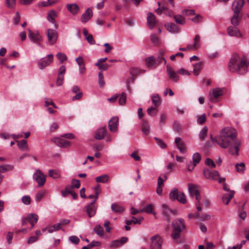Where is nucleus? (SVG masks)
I'll use <instances>...</instances> for the list:
<instances>
[{
	"label": "nucleus",
	"instance_id": "f257e3e1",
	"mask_svg": "<svg viewBox=\"0 0 249 249\" xmlns=\"http://www.w3.org/2000/svg\"><path fill=\"white\" fill-rule=\"evenodd\" d=\"M236 136L237 134L235 129L232 128L226 127L221 130L219 136L213 138L211 135V139L213 142H216L223 148H227L229 146L231 142H233L234 147L230 149V152L232 155H238L240 142L235 140Z\"/></svg>",
	"mask_w": 249,
	"mask_h": 249
},
{
	"label": "nucleus",
	"instance_id": "f03ea898",
	"mask_svg": "<svg viewBox=\"0 0 249 249\" xmlns=\"http://www.w3.org/2000/svg\"><path fill=\"white\" fill-rule=\"evenodd\" d=\"M248 65L245 57L241 58L237 54L232 55L228 64V70L231 72L244 74L247 71Z\"/></svg>",
	"mask_w": 249,
	"mask_h": 249
},
{
	"label": "nucleus",
	"instance_id": "7ed1b4c3",
	"mask_svg": "<svg viewBox=\"0 0 249 249\" xmlns=\"http://www.w3.org/2000/svg\"><path fill=\"white\" fill-rule=\"evenodd\" d=\"M173 231L171 234L172 239L177 240L180 238L181 232L185 229V221L183 218L175 219L172 223Z\"/></svg>",
	"mask_w": 249,
	"mask_h": 249
},
{
	"label": "nucleus",
	"instance_id": "20e7f679",
	"mask_svg": "<svg viewBox=\"0 0 249 249\" xmlns=\"http://www.w3.org/2000/svg\"><path fill=\"white\" fill-rule=\"evenodd\" d=\"M150 249H162L163 239L159 234L152 236L150 239Z\"/></svg>",
	"mask_w": 249,
	"mask_h": 249
},
{
	"label": "nucleus",
	"instance_id": "39448f33",
	"mask_svg": "<svg viewBox=\"0 0 249 249\" xmlns=\"http://www.w3.org/2000/svg\"><path fill=\"white\" fill-rule=\"evenodd\" d=\"M28 36L30 40L40 46V42L42 41L43 38L39 33L38 31L32 32L30 29H28Z\"/></svg>",
	"mask_w": 249,
	"mask_h": 249
},
{
	"label": "nucleus",
	"instance_id": "423d86ee",
	"mask_svg": "<svg viewBox=\"0 0 249 249\" xmlns=\"http://www.w3.org/2000/svg\"><path fill=\"white\" fill-rule=\"evenodd\" d=\"M33 178L37 182L39 187L43 186L46 182V176L39 169L34 173Z\"/></svg>",
	"mask_w": 249,
	"mask_h": 249
},
{
	"label": "nucleus",
	"instance_id": "0eeeda50",
	"mask_svg": "<svg viewBox=\"0 0 249 249\" xmlns=\"http://www.w3.org/2000/svg\"><path fill=\"white\" fill-rule=\"evenodd\" d=\"M188 191L190 196L192 197H195L196 199H198V196H200L198 187L193 183L188 184Z\"/></svg>",
	"mask_w": 249,
	"mask_h": 249
},
{
	"label": "nucleus",
	"instance_id": "6e6552de",
	"mask_svg": "<svg viewBox=\"0 0 249 249\" xmlns=\"http://www.w3.org/2000/svg\"><path fill=\"white\" fill-rule=\"evenodd\" d=\"M244 0H234L232 4L231 9L234 14H240L244 4Z\"/></svg>",
	"mask_w": 249,
	"mask_h": 249
},
{
	"label": "nucleus",
	"instance_id": "1a4fd4ad",
	"mask_svg": "<svg viewBox=\"0 0 249 249\" xmlns=\"http://www.w3.org/2000/svg\"><path fill=\"white\" fill-rule=\"evenodd\" d=\"M203 175L206 178L214 180H217L218 177H220L217 171H211L208 169H205L204 170Z\"/></svg>",
	"mask_w": 249,
	"mask_h": 249
},
{
	"label": "nucleus",
	"instance_id": "9d476101",
	"mask_svg": "<svg viewBox=\"0 0 249 249\" xmlns=\"http://www.w3.org/2000/svg\"><path fill=\"white\" fill-rule=\"evenodd\" d=\"M119 124V118L115 116L111 118L108 122V127L109 130L112 132H116L118 130Z\"/></svg>",
	"mask_w": 249,
	"mask_h": 249
},
{
	"label": "nucleus",
	"instance_id": "9b49d317",
	"mask_svg": "<svg viewBox=\"0 0 249 249\" xmlns=\"http://www.w3.org/2000/svg\"><path fill=\"white\" fill-rule=\"evenodd\" d=\"M47 57V59L45 58H42L38 62V67L40 69L42 70L44 69L46 67L50 65L53 62V55L52 54H48Z\"/></svg>",
	"mask_w": 249,
	"mask_h": 249
},
{
	"label": "nucleus",
	"instance_id": "f8f14e48",
	"mask_svg": "<svg viewBox=\"0 0 249 249\" xmlns=\"http://www.w3.org/2000/svg\"><path fill=\"white\" fill-rule=\"evenodd\" d=\"M47 36L49 42L51 45H53L56 42L57 39V34L55 30L51 29H48Z\"/></svg>",
	"mask_w": 249,
	"mask_h": 249
},
{
	"label": "nucleus",
	"instance_id": "ddd939ff",
	"mask_svg": "<svg viewBox=\"0 0 249 249\" xmlns=\"http://www.w3.org/2000/svg\"><path fill=\"white\" fill-rule=\"evenodd\" d=\"M227 32L228 35L231 36H234L237 38H241L242 37V34L237 27L232 26H229L227 28Z\"/></svg>",
	"mask_w": 249,
	"mask_h": 249
},
{
	"label": "nucleus",
	"instance_id": "4468645a",
	"mask_svg": "<svg viewBox=\"0 0 249 249\" xmlns=\"http://www.w3.org/2000/svg\"><path fill=\"white\" fill-rule=\"evenodd\" d=\"M210 100L212 102H215L216 99L222 95V90L219 88H216L211 90L209 92Z\"/></svg>",
	"mask_w": 249,
	"mask_h": 249
},
{
	"label": "nucleus",
	"instance_id": "2eb2a0df",
	"mask_svg": "<svg viewBox=\"0 0 249 249\" xmlns=\"http://www.w3.org/2000/svg\"><path fill=\"white\" fill-rule=\"evenodd\" d=\"M97 207L95 205V200H93L86 207V212L89 217L93 216L96 212Z\"/></svg>",
	"mask_w": 249,
	"mask_h": 249
},
{
	"label": "nucleus",
	"instance_id": "dca6fc26",
	"mask_svg": "<svg viewBox=\"0 0 249 249\" xmlns=\"http://www.w3.org/2000/svg\"><path fill=\"white\" fill-rule=\"evenodd\" d=\"M107 133V129L106 126H103L98 128L95 133L94 138L98 140L104 138Z\"/></svg>",
	"mask_w": 249,
	"mask_h": 249
},
{
	"label": "nucleus",
	"instance_id": "f3484780",
	"mask_svg": "<svg viewBox=\"0 0 249 249\" xmlns=\"http://www.w3.org/2000/svg\"><path fill=\"white\" fill-rule=\"evenodd\" d=\"M127 240L128 238L127 237H123L120 240H115L112 241L110 244V247L113 248H118L125 243Z\"/></svg>",
	"mask_w": 249,
	"mask_h": 249
},
{
	"label": "nucleus",
	"instance_id": "a211bd4d",
	"mask_svg": "<svg viewBox=\"0 0 249 249\" xmlns=\"http://www.w3.org/2000/svg\"><path fill=\"white\" fill-rule=\"evenodd\" d=\"M92 10L89 8H88L86 12L81 16V21L83 23L87 22L92 17Z\"/></svg>",
	"mask_w": 249,
	"mask_h": 249
},
{
	"label": "nucleus",
	"instance_id": "6ab92c4d",
	"mask_svg": "<svg viewBox=\"0 0 249 249\" xmlns=\"http://www.w3.org/2000/svg\"><path fill=\"white\" fill-rule=\"evenodd\" d=\"M147 20L148 25L151 29H152L157 23L156 18L152 13H148Z\"/></svg>",
	"mask_w": 249,
	"mask_h": 249
},
{
	"label": "nucleus",
	"instance_id": "aec40b11",
	"mask_svg": "<svg viewBox=\"0 0 249 249\" xmlns=\"http://www.w3.org/2000/svg\"><path fill=\"white\" fill-rule=\"evenodd\" d=\"M181 138L177 137L175 138V143H176L180 152L181 153H184L186 151V148L184 143L182 142H181Z\"/></svg>",
	"mask_w": 249,
	"mask_h": 249
},
{
	"label": "nucleus",
	"instance_id": "412c9836",
	"mask_svg": "<svg viewBox=\"0 0 249 249\" xmlns=\"http://www.w3.org/2000/svg\"><path fill=\"white\" fill-rule=\"evenodd\" d=\"M167 72L169 77L175 82H177L178 80V74L172 69V68L167 65Z\"/></svg>",
	"mask_w": 249,
	"mask_h": 249
},
{
	"label": "nucleus",
	"instance_id": "4be33fe9",
	"mask_svg": "<svg viewBox=\"0 0 249 249\" xmlns=\"http://www.w3.org/2000/svg\"><path fill=\"white\" fill-rule=\"evenodd\" d=\"M162 214L165 216L166 220L167 221H169L170 219V217L169 216L170 213H173L174 211L171 210L168 206L165 204H162Z\"/></svg>",
	"mask_w": 249,
	"mask_h": 249
},
{
	"label": "nucleus",
	"instance_id": "5701e85b",
	"mask_svg": "<svg viewBox=\"0 0 249 249\" xmlns=\"http://www.w3.org/2000/svg\"><path fill=\"white\" fill-rule=\"evenodd\" d=\"M66 7L68 10L73 15L78 14L80 11L79 7L75 3L67 4Z\"/></svg>",
	"mask_w": 249,
	"mask_h": 249
},
{
	"label": "nucleus",
	"instance_id": "b1692460",
	"mask_svg": "<svg viewBox=\"0 0 249 249\" xmlns=\"http://www.w3.org/2000/svg\"><path fill=\"white\" fill-rule=\"evenodd\" d=\"M55 143L58 146L63 148L69 147L71 144L70 141L60 138L56 139Z\"/></svg>",
	"mask_w": 249,
	"mask_h": 249
},
{
	"label": "nucleus",
	"instance_id": "393cba45",
	"mask_svg": "<svg viewBox=\"0 0 249 249\" xmlns=\"http://www.w3.org/2000/svg\"><path fill=\"white\" fill-rule=\"evenodd\" d=\"M146 65L148 68L150 69L157 67V61L153 56H150L145 59Z\"/></svg>",
	"mask_w": 249,
	"mask_h": 249
},
{
	"label": "nucleus",
	"instance_id": "a878e982",
	"mask_svg": "<svg viewBox=\"0 0 249 249\" xmlns=\"http://www.w3.org/2000/svg\"><path fill=\"white\" fill-rule=\"evenodd\" d=\"M242 18V15L238 14H234L231 18V22L233 26L237 27L239 24V21Z\"/></svg>",
	"mask_w": 249,
	"mask_h": 249
},
{
	"label": "nucleus",
	"instance_id": "bb28decb",
	"mask_svg": "<svg viewBox=\"0 0 249 249\" xmlns=\"http://www.w3.org/2000/svg\"><path fill=\"white\" fill-rule=\"evenodd\" d=\"M17 142L18 146L20 150L24 151L29 150V147L26 140H22L20 141H17Z\"/></svg>",
	"mask_w": 249,
	"mask_h": 249
},
{
	"label": "nucleus",
	"instance_id": "cd10ccee",
	"mask_svg": "<svg viewBox=\"0 0 249 249\" xmlns=\"http://www.w3.org/2000/svg\"><path fill=\"white\" fill-rule=\"evenodd\" d=\"M95 180L97 183H106L109 181V176L107 174H104L96 177Z\"/></svg>",
	"mask_w": 249,
	"mask_h": 249
},
{
	"label": "nucleus",
	"instance_id": "c85d7f7f",
	"mask_svg": "<svg viewBox=\"0 0 249 249\" xmlns=\"http://www.w3.org/2000/svg\"><path fill=\"white\" fill-rule=\"evenodd\" d=\"M165 27L170 32L177 33L178 32V28L174 23H167L165 24Z\"/></svg>",
	"mask_w": 249,
	"mask_h": 249
},
{
	"label": "nucleus",
	"instance_id": "c756f323",
	"mask_svg": "<svg viewBox=\"0 0 249 249\" xmlns=\"http://www.w3.org/2000/svg\"><path fill=\"white\" fill-rule=\"evenodd\" d=\"M233 196L234 192H230L228 194L224 195L222 196L223 202L225 204L227 205L230 201L231 199L233 197Z\"/></svg>",
	"mask_w": 249,
	"mask_h": 249
},
{
	"label": "nucleus",
	"instance_id": "7c9ffc66",
	"mask_svg": "<svg viewBox=\"0 0 249 249\" xmlns=\"http://www.w3.org/2000/svg\"><path fill=\"white\" fill-rule=\"evenodd\" d=\"M151 99L153 104L156 107H159L161 104V101L159 94H156L152 95Z\"/></svg>",
	"mask_w": 249,
	"mask_h": 249
},
{
	"label": "nucleus",
	"instance_id": "2f4dec72",
	"mask_svg": "<svg viewBox=\"0 0 249 249\" xmlns=\"http://www.w3.org/2000/svg\"><path fill=\"white\" fill-rule=\"evenodd\" d=\"M200 36L198 35H196L194 38V44L193 45H189L187 46L188 49H197L199 47V42L200 41Z\"/></svg>",
	"mask_w": 249,
	"mask_h": 249
},
{
	"label": "nucleus",
	"instance_id": "473e14b6",
	"mask_svg": "<svg viewBox=\"0 0 249 249\" xmlns=\"http://www.w3.org/2000/svg\"><path fill=\"white\" fill-rule=\"evenodd\" d=\"M111 209L112 211L115 213H122L124 210L123 207L118 205L117 203H113L111 206Z\"/></svg>",
	"mask_w": 249,
	"mask_h": 249
},
{
	"label": "nucleus",
	"instance_id": "72a5a7b5",
	"mask_svg": "<svg viewBox=\"0 0 249 249\" xmlns=\"http://www.w3.org/2000/svg\"><path fill=\"white\" fill-rule=\"evenodd\" d=\"M57 17V13L53 10H51L48 15L47 19L52 23H54L55 18Z\"/></svg>",
	"mask_w": 249,
	"mask_h": 249
},
{
	"label": "nucleus",
	"instance_id": "f704fd0d",
	"mask_svg": "<svg viewBox=\"0 0 249 249\" xmlns=\"http://www.w3.org/2000/svg\"><path fill=\"white\" fill-rule=\"evenodd\" d=\"M38 216L35 213H30L27 217V219L29 223H36Z\"/></svg>",
	"mask_w": 249,
	"mask_h": 249
},
{
	"label": "nucleus",
	"instance_id": "c9c22d12",
	"mask_svg": "<svg viewBox=\"0 0 249 249\" xmlns=\"http://www.w3.org/2000/svg\"><path fill=\"white\" fill-rule=\"evenodd\" d=\"M142 130L145 135H147L149 133V126L148 123L145 120L142 121Z\"/></svg>",
	"mask_w": 249,
	"mask_h": 249
},
{
	"label": "nucleus",
	"instance_id": "e433bc0d",
	"mask_svg": "<svg viewBox=\"0 0 249 249\" xmlns=\"http://www.w3.org/2000/svg\"><path fill=\"white\" fill-rule=\"evenodd\" d=\"M202 66V63L201 62H199L193 64V72L196 76H197L199 74V71L201 69Z\"/></svg>",
	"mask_w": 249,
	"mask_h": 249
},
{
	"label": "nucleus",
	"instance_id": "4c0bfd02",
	"mask_svg": "<svg viewBox=\"0 0 249 249\" xmlns=\"http://www.w3.org/2000/svg\"><path fill=\"white\" fill-rule=\"evenodd\" d=\"M179 192L177 189H173L169 194V198L171 200L174 201L176 200L178 196Z\"/></svg>",
	"mask_w": 249,
	"mask_h": 249
},
{
	"label": "nucleus",
	"instance_id": "58836bf2",
	"mask_svg": "<svg viewBox=\"0 0 249 249\" xmlns=\"http://www.w3.org/2000/svg\"><path fill=\"white\" fill-rule=\"evenodd\" d=\"M163 54H164V52H161L160 53V54L158 55V57L155 59L156 61H157V66H158L160 64H161L162 63V61L164 62V64H166V61L165 58H164L163 57Z\"/></svg>",
	"mask_w": 249,
	"mask_h": 249
},
{
	"label": "nucleus",
	"instance_id": "ea45409f",
	"mask_svg": "<svg viewBox=\"0 0 249 249\" xmlns=\"http://www.w3.org/2000/svg\"><path fill=\"white\" fill-rule=\"evenodd\" d=\"M176 22L178 24H184L185 23V18L180 15H175L174 16Z\"/></svg>",
	"mask_w": 249,
	"mask_h": 249
},
{
	"label": "nucleus",
	"instance_id": "a19ab883",
	"mask_svg": "<svg viewBox=\"0 0 249 249\" xmlns=\"http://www.w3.org/2000/svg\"><path fill=\"white\" fill-rule=\"evenodd\" d=\"M49 175L54 179L58 178L60 177L59 172L54 170H50L49 171Z\"/></svg>",
	"mask_w": 249,
	"mask_h": 249
},
{
	"label": "nucleus",
	"instance_id": "79ce46f5",
	"mask_svg": "<svg viewBox=\"0 0 249 249\" xmlns=\"http://www.w3.org/2000/svg\"><path fill=\"white\" fill-rule=\"evenodd\" d=\"M201 158V155L199 153L196 152L194 154L192 159L193 163L195 164V165H196V164L200 162Z\"/></svg>",
	"mask_w": 249,
	"mask_h": 249
},
{
	"label": "nucleus",
	"instance_id": "37998d69",
	"mask_svg": "<svg viewBox=\"0 0 249 249\" xmlns=\"http://www.w3.org/2000/svg\"><path fill=\"white\" fill-rule=\"evenodd\" d=\"M95 233L100 236H103L104 235V229L100 225H97L94 229Z\"/></svg>",
	"mask_w": 249,
	"mask_h": 249
},
{
	"label": "nucleus",
	"instance_id": "c03bdc74",
	"mask_svg": "<svg viewBox=\"0 0 249 249\" xmlns=\"http://www.w3.org/2000/svg\"><path fill=\"white\" fill-rule=\"evenodd\" d=\"M235 167L237 172L242 173L245 169V165L243 162H240L235 164Z\"/></svg>",
	"mask_w": 249,
	"mask_h": 249
},
{
	"label": "nucleus",
	"instance_id": "a18cd8bd",
	"mask_svg": "<svg viewBox=\"0 0 249 249\" xmlns=\"http://www.w3.org/2000/svg\"><path fill=\"white\" fill-rule=\"evenodd\" d=\"M176 200L182 204L185 203L186 202V198L185 194L183 193L179 192Z\"/></svg>",
	"mask_w": 249,
	"mask_h": 249
},
{
	"label": "nucleus",
	"instance_id": "49530a36",
	"mask_svg": "<svg viewBox=\"0 0 249 249\" xmlns=\"http://www.w3.org/2000/svg\"><path fill=\"white\" fill-rule=\"evenodd\" d=\"M208 128L206 126H204L200 131L199 134V137L202 140H204L205 138L207 135Z\"/></svg>",
	"mask_w": 249,
	"mask_h": 249
},
{
	"label": "nucleus",
	"instance_id": "de8ad7c7",
	"mask_svg": "<svg viewBox=\"0 0 249 249\" xmlns=\"http://www.w3.org/2000/svg\"><path fill=\"white\" fill-rule=\"evenodd\" d=\"M143 218H142V219ZM141 219H138L136 218L135 217H132V219L131 220H126L125 221V224L127 225H130L132 224H141Z\"/></svg>",
	"mask_w": 249,
	"mask_h": 249
},
{
	"label": "nucleus",
	"instance_id": "09e8293b",
	"mask_svg": "<svg viewBox=\"0 0 249 249\" xmlns=\"http://www.w3.org/2000/svg\"><path fill=\"white\" fill-rule=\"evenodd\" d=\"M95 66L98 67L99 69L102 71H107L109 65L107 63L100 64L99 63H96Z\"/></svg>",
	"mask_w": 249,
	"mask_h": 249
},
{
	"label": "nucleus",
	"instance_id": "8fccbe9b",
	"mask_svg": "<svg viewBox=\"0 0 249 249\" xmlns=\"http://www.w3.org/2000/svg\"><path fill=\"white\" fill-rule=\"evenodd\" d=\"M147 111L148 115L154 116L156 115L158 110L157 107H151L147 109Z\"/></svg>",
	"mask_w": 249,
	"mask_h": 249
},
{
	"label": "nucleus",
	"instance_id": "3c124183",
	"mask_svg": "<svg viewBox=\"0 0 249 249\" xmlns=\"http://www.w3.org/2000/svg\"><path fill=\"white\" fill-rule=\"evenodd\" d=\"M153 211V205L152 204H149L144 207L143 209L140 210L141 212H145L147 213H152Z\"/></svg>",
	"mask_w": 249,
	"mask_h": 249
},
{
	"label": "nucleus",
	"instance_id": "603ef678",
	"mask_svg": "<svg viewBox=\"0 0 249 249\" xmlns=\"http://www.w3.org/2000/svg\"><path fill=\"white\" fill-rule=\"evenodd\" d=\"M56 57L61 63H63L64 61L67 60L66 55L64 53H57L56 54Z\"/></svg>",
	"mask_w": 249,
	"mask_h": 249
},
{
	"label": "nucleus",
	"instance_id": "864d4df0",
	"mask_svg": "<svg viewBox=\"0 0 249 249\" xmlns=\"http://www.w3.org/2000/svg\"><path fill=\"white\" fill-rule=\"evenodd\" d=\"M21 201L24 204L28 205L31 203V197L28 195L24 196L22 197Z\"/></svg>",
	"mask_w": 249,
	"mask_h": 249
},
{
	"label": "nucleus",
	"instance_id": "5fc2aeb1",
	"mask_svg": "<svg viewBox=\"0 0 249 249\" xmlns=\"http://www.w3.org/2000/svg\"><path fill=\"white\" fill-rule=\"evenodd\" d=\"M206 120V116L205 113L202 114L200 115L197 120V124H203Z\"/></svg>",
	"mask_w": 249,
	"mask_h": 249
},
{
	"label": "nucleus",
	"instance_id": "6e6d98bb",
	"mask_svg": "<svg viewBox=\"0 0 249 249\" xmlns=\"http://www.w3.org/2000/svg\"><path fill=\"white\" fill-rule=\"evenodd\" d=\"M98 77H99V80H98L99 85L101 87H103L105 84V82H104V75L101 71L99 72Z\"/></svg>",
	"mask_w": 249,
	"mask_h": 249
},
{
	"label": "nucleus",
	"instance_id": "4d7b16f0",
	"mask_svg": "<svg viewBox=\"0 0 249 249\" xmlns=\"http://www.w3.org/2000/svg\"><path fill=\"white\" fill-rule=\"evenodd\" d=\"M154 139L156 141L157 144L161 148H165L166 147V144L163 142L162 140L160 139L157 137H155Z\"/></svg>",
	"mask_w": 249,
	"mask_h": 249
},
{
	"label": "nucleus",
	"instance_id": "13d9d810",
	"mask_svg": "<svg viewBox=\"0 0 249 249\" xmlns=\"http://www.w3.org/2000/svg\"><path fill=\"white\" fill-rule=\"evenodd\" d=\"M126 99V95L125 93L123 92L119 99V104L120 105H124L125 104Z\"/></svg>",
	"mask_w": 249,
	"mask_h": 249
},
{
	"label": "nucleus",
	"instance_id": "bf43d9fd",
	"mask_svg": "<svg viewBox=\"0 0 249 249\" xmlns=\"http://www.w3.org/2000/svg\"><path fill=\"white\" fill-rule=\"evenodd\" d=\"M5 1L7 6L9 8H12L15 6L16 0H5Z\"/></svg>",
	"mask_w": 249,
	"mask_h": 249
},
{
	"label": "nucleus",
	"instance_id": "052dcab7",
	"mask_svg": "<svg viewBox=\"0 0 249 249\" xmlns=\"http://www.w3.org/2000/svg\"><path fill=\"white\" fill-rule=\"evenodd\" d=\"M69 240L74 244H78L80 241L79 239L76 236H71L69 237Z\"/></svg>",
	"mask_w": 249,
	"mask_h": 249
},
{
	"label": "nucleus",
	"instance_id": "680f3d73",
	"mask_svg": "<svg viewBox=\"0 0 249 249\" xmlns=\"http://www.w3.org/2000/svg\"><path fill=\"white\" fill-rule=\"evenodd\" d=\"M72 188H79L80 186V182L79 180L72 179L71 181Z\"/></svg>",
	"mask_w": 249,
	"mask_h": 249
},
{
	"label": "nucleus",
	"instance_id": "e2e57ef3",
	"mask_svg": "<svg viewBox=\"0 0 249 249\" xmlns=\"http://www.w3.org/2000/svg\"><path fill=\"white\" fill-rule=\"evenodd\" d=\"M210 218H211V216H210V215H209L208 214L205 213V214H203L202 215H200L199 214V219L200 221L208 220L210 219Z\"/></svg>",
	"mask_w": 249,
	"mask_h": 249
},
{
	"label": "nucleus",
	"instance_id": "0e129e2a",
	"mask_svg": "<svg viewBox=\"0 0 249 249\" xmlns=\"http://www.w3.org/2000/svg\"><path fill=\"white\" fill-rule=\"evenodd\" d=\"M205 163L206 164L208 165V166L214 168L215 167V164L214 162L213 161V160H212L210 158H207L205 160Z\"/></svg>",
	"mask_w": 249,
	"mask_h": 249
},
{
	"label": "nucleus",
	"instance_id": "69168bd1",
	"mask_svg": "<svg viewBox=\"0 0 249 249\" xmlns=\"http://www.w3.org/2000/svg\"><path fill=\"white\" fill-rule=\"evenodd\" d=\"M64 76L63 75H58L56 80V85L58 86H60L63 84Z\"/></svg>",
	"mask_w": 249,
	"mask_h": 249
},
{
	"label": "nucleus",
	"instance_id": "338daca9",
	"mask_svg": "<svg viewBox=\"0 0 249 249\" xmlns=\"http://www.w3.org/2000/svg\"><path fill=\"white\" fill-rule=\"evenodd\" d=\"M20 16L18 12H16V16L13 19L14 23L15 25H18L20 20Z\"/></svg>",
	"mask_w": 249,
	"mask_h": 249
},
{
	"label": "nucleus",
	"instance_id": "774afa93",
	"mask_svg": "<svg viewBox=\"0 0 249 249\" xmlns=\"http://www.w3.org/2000/svg\"><path fill=\"white\" fill-rule=\"evenodd\" d=\"M202 17L199 15H196L195 17L192 18V20L195 23H199L202 21Z\"/></svg>",
	"mask_w": 249,
	"mask_h": 249
}]
</instances>
